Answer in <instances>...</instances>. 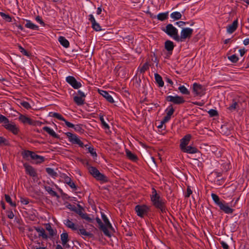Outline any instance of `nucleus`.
Instances as JSON below:
<instances>
[{
  "label": "nucleus",
  "mask_w": 249,
  "mask_h": 249,
  "mask_svg": "<svg viewBox=\"0 0 249 249\" xmlns=\"http://www.w3.org/2000/svg\"><path fill=\"white\" fill-rule=\"evenodd\" d=\"M151 200L155 207L159 209L161 213H166L167 210L165 202L160 195L157 194V191L154 188L152 189Z\"/></svg>",
  "instance_id": "f257e3e1"
},
{
  "label": "nucleus",
  "mask_w": 249,
  "mask_h": 249,
  "mask_svg": "<svg viewBox=\"0 0 249 249\" xmlns=\"http://www.w3.org/2000/svg\"><path fill=\"white\" fill-rule=\"evenodd\" d=\"M89 172L93 178L98 181H101L103 182H107L108 181L107 177L101 173L95 167H89Z\"/></svg>",
  "instance_id": "f03ea898"
},
{
  "label": "nucleus",
  "mask_w": 249,
  "mask_h": 249,
  "mask_svg": "<svg viewBox=\"0 0 249 249\" xmlns=\"http://www.w3.org/2000/svg\"><path fill=\"white\" fill-rule=\"evenodd\" d=\"M168 36L172 37L177 41L178 39V31L172 24H168L166 26L165 29L162 30Z\"/></svg>",
  "instance_id": "7ed1b4c3"
},
{
  "label": "nucleus",
  "mask_w": 249,
  "mask_h": 249,
  "mask_svg": "<svg viewBox=\"0 0 249 249\" xmlns=\"http://www.w3.org/2000/svg\"><path fill=\"white\" fill-rule=\"evenodd\" d=\"M65 135L67 136L69 140L72 144H78L81 147H87L88 145H84L83 142L77 137L75 134H72L71 132H67Z\"/></svg>",
  "instance_id": "20e7f679"
},
{
  "label": "nucleus",
  "mask_w": 249,
  "mask_h": 249,
  "mask_svg": "<svg viewBox=\"0 0 249 249\" xmlns=\"http://www.w3.org/2000/svg\"><path fill=\"white\" fill-rule=\"evenodd\" d=\"M135 210L139 216L143 217L147 215L149 208L145 205H137L135 206Z\"/></svg>",
  "instance_id": "39448f33"
},
{
  "label": "nucleus",
  "mask_w": 249,
  "mask_h": 249,
  "mask_svg": "<svg viewBox=\"0 0 249 249\" xmlns=\"http://www.w3.org/2000/svg\"><path fill=\"white\" fill-rule=\"evenodd\" d=\"M193 30L189 28H183L180 33V36L178 35V42L183 41L185 39L190 38L192 35Z\"/></svg>",
  "instance_id": "423d86ee"
},
{
  "label": "nucleus",
  "mask_w": 249,
  "mask_h": 249,
  "mask_svg": "<svg viewBox=\"0 0 249 249\" xmlns=\"http://www.w3.org/2000/svg\"><path fill=\"white\" fill-rule=\"evenodd\" d=\"M206 89L204 86L197 84L194 83L193 85V91L195 96H202L205 94Z\"/></svg>",
  "instance_id": "0eeeda50"
},
{
  "label": "nucleus",
  "mask_w": 249,
  "mask_h": 249,
  "mask_svg": "<svg viewBox=\"0 0 249 249\" xmlns=\"http://www.w3.org/2000/svg\"><path fill=\"white\" fill-rule=\"evenodd\" d=\"M166 100L172 102L175 105H180L185 103V101L183 97L177 95L176 96H168L166 97Z\"/></svg>",
  "instance_id": "6e6552de"
},
{
  "label": "nucleus",
  "mask_w": 249,
  "mask_h": 249,
  "mask_svg": "<svg viewBox=\"0 0 249 249\" xmlns=\"http://www.w3.org/2000/svg\"><path fill=\"white\" fill-rule=\"evenodd\" d=\"M19 120L24 124H29L30 125H36L41 124V123L37 121H34L31 118L23 115H20L19 117Z\"/></svg>",
  "instance_id": "1a4fd4ad"
},
{
  "label": "nucleus",
  "mask_w": 249,
  "mask_h": 249,
  "mask_svg": "<svg viewBox=\"0 0 249 249\" xmlns=\"http://www.w3.org/2000/svg\"><path fill=\"white\" fill-rule=\"evenodd\" d=\"M79 96H75L73 97V101L78 106H82L84 104L85 97L86 95L82 91L79 90L77 91Z\"/></svg>",
  "instance_id": "9d476101"
},
{
  "label": "nucleus",
  "mask_w": 249,
  "mask_h": 249,
  "mask_svg": "<svg viewBox=\"0 0 249 249\" xmlns=\"http://www.w3.org/2000/svg\"><path fill=\"white\" fill-rule=\"evenodd\" d=\"M66 80L74 89H78L82 86L81 83L77 81L73 76H69L66 77Z\"/></svg>",
  "instance_id": "9b49d317"
},
{
  "label": "nucleus",
  "mask_w": 249,
  "mask_h": 249,
  "mask_svg": "<svg viewBox=\"0 0 249 249\" xmlns=\"http://www.w3.org/2000/svg\"><path fill=\"white\" fill-rule=\"evenodd\" d=\"M220 210L226 214H231L234 211V209L230 207L228 204L225 201L223 200L222 203L218 206Z\"/></svg>",
  "instance_id": "f8f14e48"
},
{
  "label": "nucleus",
  "mask_w": 249,
  "mask_h": 249,
  "mask_svg": "<svg viewBox=\"0 0 249 249\" xmlns=\"http://www.w3.org/2000/svg\"><path fill=\"white\" fill-rule=\"evenodd\" d=\"M96 221L98 224L99 229L103 232L104 234L106 236L110 237H111L110 233L109 232L108 230H107L106 229V226H104V225L103 223V222H102L101 220L99 217H96Z\"/></svg>",
  "instance_id": "ddd939ff"
},
{
  "label": "nucleus",
  "mask_w": 249,
  "mask_h": 249,
  "mask_svg": "<svg viewBox=\"0 0 249 249\" xmlns=\"http://www.w3.org/2000/svg\"><path fill=\"white\" fill-rule=\"evenodd\" d=\"M23 166L27 174L33 177H36L37 176V174L36 170L32 166L27 163H24Z\"/></svg>",
  "instance_id": "4468645a"
},
{
  "label": "nucleus",
  "mask_w": 249,
  "mask_h": 249,
  "mask_svg": "<svg viewBox=\"0 0 249 249\" xmlns=\"http://www.w3.org/2000/svg\"><path fill=\"white\" fill-rule=\"evenodd\" d=\"M4 127L9 131L12 132L14 134L17 135L19 132V129L14 124H9L8 123L4 124Z\"/></svg>",
  "instance_id": "2eb2a0df"
},
{
  "label": "nucleus",
  "mask_w": 249,
  "mask_h": 249,
  "mask_svg": "<svg viewBox=\"0 0 249 249\" xmlns=\"http://www.w3.org/2000/svg\"><path fill=\"white\" fill-rule=\"evenodd\" d=\"M192 136L191 134L186 135L182 139L180 140V148L181 149L185 148L188 144Z\"/></svg>",
  "instance_id": "dca6fc26"
},
{
  "label": "nucleus",
  "mask_w": 249,
  "mask_h": 249,
  "mask_svg": "<svg viewBox=\"0 0 249 249\" xmlns=\"http://www.w3.org/2000/svg\"><path fill=\"white\" fill-rule=\"evenodd\" d=\"M238 27V19L233 21L231 24L229 25L227 27V32L229 34L233 33L237 28Z\"/></svg>",
  "instance_id": "f3484780"
},
{
  "label": "nucleus",
  "mask_w": 249,
  "mask_h": 249,
  "mask_svg": "<svg viewBox=\"0 0 249 249\" xmlns=\"http://www.w3.org/2000/svg\"><path fill=\"white\" fill-rule=\"evenodd\" d=\"M174 47V43L171 40H167L164 43L165 49L170 54H172Z\"/></svg>",
  "instance_id": "a211bd4d"
},
{
  "label": "nucleus",
  "mask_w": 249,
  "mask_h": 249,
  "mask_svg": "<svg viewBox=\"0 0 249 249\" xmlns=\"http://www.w3.org/2000/svg\"><path fill=\"white\" fill-rule=\"evenodd\" d=\"M183 152L189 154H195L199 152L197 148L191 146H186L185 148L181 149Z\"/></svg>",
  "instance_id": "6ab92c4d"
},
{
  "label": "nucleus",
  "mask_w": 249,
  "mask_h": 249,
  "mask_svg": "<svg viewBox=\"0 0 249 249\" xmlns=\"http://www.w3.org/2000/svg\"><path fill=\"white\" fill-rule=\"evenodd\" d=\"M99 92L102 95L106 100L110 103L114 102V100L112 96L107 91L103 90H99Z\"/></svg>",
  "instance_id": "aec40b11"
},
{
  "label": "nucleus",
  "mask_w": 249,
  "mask_h": 249,
  "mask_svg": "<svg viewBox=\"0 0 249 249\" xmlns=\"http://www.w3.org/2000/svg\"><path fill=\"white\" fill-rule=\"evenodd\" d=\"M43 130L47 132L50 135L53 137V138L60 139V137L58 135L55 133V132L51 128L48 126H44L43 127Z\"/></svg>",
  "instance_id": "412c9836"
},
{
  "label": "nucleus",
  "mask_w": 249,
  "mask_h": 249,
  "mask_svg": "<svg viewBox=\"0 0 249 249\" xmlns=\"http://www.w3.org/2000/svg\"><path fill=\"white\" fill-rule=\"evenodd\" d=\"M34 229L39 233V237H42L44 239H48V236L45 233V230L43 228L36 227L34 226Z\"/></svg>",
  "instance_id": "4be33fe9"
},
{
  "label": "nucleus",
  "mask_w": 249,
  "mask_h": 249,
  "mask_svg": "<svg viewBox=\"0 0 249 249\" xmlns=\"http://www.w3.org/2000/svg\"><path fill=\"white\" fill-rule=\"evenodd\" d=\"M64 224L68 228L71 229L73 231H76L78 230L77 225H76L74 223L69 219L65 220Z\"/></svg>",
  "instance_id": "5701e85b"
},
{
  "label": "nucleus",
  "mask_w": 249,
  "mask_h": 249,
  "mask_svg": "<svg viewBox=\"0 0 249 249\" xmlns=\"http://www.w3.org/2000/svg\"><path fill=\"white\" fill-rule=\"evenodd\" d=\"M126 155L128 159L133 161H136L138 160V157L136 155L132 153L128 149L125 150Z\"/></svg>",
  "instance_id": "b1692460"
},
{
  "label": "nucleus",
  "mask_w": 249,
  "mask_h": 249,
  "mask_svg": "<svg viewBox=\"0 0 249 249\" xmlns=\"http://www.w3.org/2000/svg\"><path fill=\"white\" fill-rule=\"evenodd\" d=\"M32 160H36L37 163H40L43 162L45 160L44 157L36 154L34 152H33V156L31 158Z\"/></svg>",
  "instance_id": "393cba45"
},
{
  "label": "nucleus",
  "mask_w": 249,
  "mask_h": 249,
  "mask_svg": "<svg viewBox=\"0 0 249 249\" xmlns=\"http://www.w3.org/2000/svg\"><path fill=\"white\" fill-rule=\"evenodd\" d=\"M155 79L156 82L158 84L160 87H162L164 86V82L162 80L161 76L158 73L155 74Z\"/></svg>",
  "instance_id": "a878e982"
},
{
  "label": "nucleus",
  "mask_w": 249,
  "mask_h": 249,
  "mask_svg": "<svg viewBox=\"0 0 249 249\" xmlns=\"http://www.w3.org/2000/svg\"><path fill=\"white\" fill-rule=\"evenodd\" d=\"M45 190L52 196H56L57 198H59V196L58 195L57 193L53 191L50 186H44Z\"/></svg>",
  "instance_id": "bb28decb"
},
{
  "label": "nucleus",
  "mask_w": 249,
  "mask_h": 249,
  "mask_svg": "<svg viewBox=\"0 0 249 249\" xmlns=\"http://www.w3.org/2000/svg\"><path fill=\"white\" fill-rule=\"evenodd\" d=\"M60 238L62 241V245H64L69 241V235L67 232H63L60 235Z\"/></svg>",
  "instance_id": "cd10ccee"
},
{
  "label": "nucleus",
  "mask_w": 249,
  "mask_h": 249,
  "mask_svg": "<svg viewBox=\"0 0 249 249\" xmlns=\"http://www.w3.org/2000/svg\"><path fill=\"white\" fill-rule=\"evenodd\" d=\"M58 41L65 48H68L70 46L68 40L63 36H60L58 38Z\"/></svg>",
  "instance_id": "c85d7f7f"
},
{
  "label": "nucleus",
  "mask_w": 249,
  "mask_h": 249,
  "mask_svg": "<svg viewBox=\"0 0 249 249\" xmlns=\"http://www.w3.org/2000/svg\"><path fill=\"white\" fill-rule=\"evenodd\" d=\"M25 27L32 30H38V26L33 23L30 20H27Z\"/></svg>",
  "instance_id": "c756f323"
},
{
  "label": "nucleus",
  "mask_w": 249,
  "mask_h": 249,
  "mask_svg": "<svg viewBox=\"0 0 249 249\" xmlns=\"http://www.w3.org/2000/svg\"><path fill=\"white\" fill-rule=\"evenodd\" d=\"M211 196L215 204L218 206L222 203L223 200H220V198L217 195L212 193Z\"/></svg>",
  "instance_id": "7c9ffc66"
},
{
  "label": "nucleus",
  "mask_w": 249,
  "mask_h": 249,
  "mask_svg": "<svg viewBox=\"0 0 249 249\" xmlns=\"http://www.w3.org/2000/svg\"><path fill=\"white\" fill-rule=\"evenodd\" d=\"M157 17L158 20L164 21L168 18V12L160 13Z\"/></svg>",
  "instance_id": "2f4dec72"
},
{
  "label": "nucleus",
  "mask_w": 249,
  "mask_h": 249,
  "mask_svg": "<svg viewBox=\"0 0 249 249\" xmlns=\"http://www.w3.org/2000/svg\"><path fill=\"white\" fill-rule=\"evenodd\" d=\"M78 233L79 234L86 236L89 238H91L93 237V234L92 233L87 231L86 230L83 228L79 230Z\"/></svg>",
  "instance_id": "473e14b6"
},
{
  "label": "nucleus",
  "mask_w": 249,
  "mask_h": 249,
  "mask_svg": "<svg viewBox=\"0 0 249 249\" xmlns=\"http://www.w3.org/2000/svg\"><path fill=\"white\" fill-rule=\"evenodd\" d=\"M149 64L148 63L146 62L143 64L142 67H139L138 68V71L141 73H144L147 70L149 69Z\"/></svg>",
  "instance_id": "72a5a7b5"
},
{
  "label": "nucleus",
  "mask_w": 249,
  "mask_h": 249,
  "mask_svg": "<svg viewBox=\"0 0 249 249\" xmlns=\"http://www.w3.org/2000/svg\"><path fill=\"white\" fill-rule=\"evenodd\" d=\"M46 172L52 177L55 178L58 176L57 173L53 168L48 167L46 168Z\"/></svg>",
  "instance_id": "f704fd0d"
},
{
  "label": "nucleus",
  "mask_w": 249,
  "mask_h": 249,
  "mask_svg": "<svg viewBox=\"0 0 249 249\" xmlns=\"http://www.w3.org/2000/svg\"><path fill=\"white\" fill-rule=\"evenodd\" d=\"M21 155H22V156L23 159H27L29 157H30L32 158V157L33 156V151L28 150H24L21 153Z\"/></svg>",
  "instance_id": "c9c22d12"
},
{
  "label": "nucleus",
  "mask_w": 249,
  "mask_h": 249,
  "mask_svg": "<svg viewBox=\"0 0 249 249\" xmlns=\"http://www.w3.org/2000/svg\"><path fill=\"white\" fill-rule=\"evenodd\" d=\"M46 229L48 231L50 236L53 237L56 234V232L52 229L50 224L46 225Z\"/></svg>",
  "instance_id": "e433bc0d"
},
{
  "label": "nucleus",
  "mask_w": 249,
  "mask_h": 249,
  "mask_svg": "<svg viewBox=\"0 0 249 249\" xmlns=\"http://www.w3.org/2000/svg\"><path fill=\"white\" fill-rule=\"evenodd\" d=\"M170 16L174 20H178L181 18L182 15L180 12H175L171 13Z\"/></svg>",
  "instance_id": "4c0bfd02"
},
{
  "label": "nucleus",
  "mask_w": 249,
  "mask_h": 249,
  "mask_svg": "<svg viewBox=\"0 0 249 249\" xmlns=\"http://www.w3.org/2000/svg\"><path fill=\"white\" fill-rule=\"evenodd\" d=\"M0 16L3 18L7 22H11L12 21V18L11 17L8 15L6 14L3 12H0Z\"/></svg>",
  "instance_id": "58836bf2"
},
{
  "label": "nucleus",
  "mask_w": 249,
  "mask_h": 249,
  "mask_svg": "<svg viewBox=\"0 0 249 249\" xmlns=\"http://www.w3.org/2000/svg\"><path fill=\"white\" fill-rule=\"evenodd\" d=\"M50 114H52V115H50V116L52 117L57 118V119L61 120V121H65V119L61 114H60L58 113L51 112V113H50Z\"/></svg>",
  "instance_id": "ea45409f"
},
{
  "label": "nucleus",
  "mask_w": 249,
  "mask_h": 249,
  "mask_svg": "<svg viewBox=\"0 0 249 249\" xmlns=\"http://www.w3.org/2000/svg\"><path fill=\"white\" fill-rule=\"evenodd\" d=\"M178 90L179 91L184 95H189L190 91L184 86H181L178 87Z\"/></svg>",
  "instance_id": "a19ab883"
},
{
  "label": "nucleus",
  "mask_w": 249,
  "mask_h": 249,
  "mask_svg": "<svg viewBox=\"0 0 249 249\" xmlns=\"http://www.w3.org/2000/svg\"><path fill=\"white\" fill-rule=\"evenodd\" d=\"M0 145L10 146V144L8 140L0 136Z\"/></svg>",
  "instance_id": "79ce46f5"
},
{
  "label": "nucleus",
  "mask_w": 249,
  "mask_h": 249,
  "mask_svg": "<svg viewBox=\"0 0 249 249\" xmlns=\"http://www.w3.org/2000/svg\"><path fill=\"white\" fill-rule=\"evenodd\" d=\"M101 216H102V219L105 223V224H104V226H109L111 227V224H110V222L109 221L107 216L105 214V213H102Z\"/></svg>",
  "instance_id": "37998d69"
},
{
  "label": "nucleus",
  "mask_w": 249,
  "mask_h": 249,
  "mask_svg": "<svg viewBox=\"0 0 249 249\" xmlns=\"http://www.w3.org/2000/svg\"><path fill=\"white\" fill-rule=\"evenodd\" d=\"M5 199L7 203H9L12 207H16V204L15 202H13L10 196L8 195H5Z\"/></svg>",
  "instance_id": "c03bdc74"
},
{
  "label": "nucleus",
  "mask_w": 249,
  "mask_h": 249,
  "mask_svg": "<svg viewBox=\"0 0 249 249\" xmlns=\"http://www.w3.org/2000/svg\"><path fill=\"white\" fill-rule=\"evenodd\" d=\"M81 218L83 219H85L89 223H93L94 222V219L90 217L89 216V215L86 213H85L84 214H82V217Z\"/></svg>",
  "instance_id": "a18cd8bd"
},
{
  "label": "nucleus",
  "mask_w": 249,
  "mask_h": 249,
  "mask_svg": "<svg viewBox=\"0 0 249 249\" xmlns=\"http://www.w3.org/2000/svg\"><path fill=\"white\" fill-rule=\"evenodd\" d=\"M73 128L75 131L80 133H83L84 132V129L82 128V124H81L74 125Z\"/></svg>",
  "instance_id": "49530a36"
},
{
  "label": "nucleus",
  "mask_w": 249,
  "mask_h": 249,
  "mask_svg": "<svg viewBox=\"0 0 249 249\" xmlns=\"http://www.w3.org/2000/svg\"><path fill=\"white\" fill-rule=\"evenodd\" d=\"M77 206L78 207V209H76V211H75V213H77L78 215L80 216L81 217H82V214H85L84 213H83L84 208L80 204H77Z\"/></svg>",
  "instance_id": "de8ad7c7"
},
{
  "label": "nucleus",
  "mask_w": 249,
  "mask_h": 249,
  "mask_svg": "<svg viewBox=\"0 0 249 249\" xmlns=\"http://www.w3.org/2000/svg\"><path fill=\"white\" fill-rule=\"evenodd\" d=\"M166 111H167L166 114L171 117L175 111V109L173 108V105H170L166 109Z\"/></svg>",
  "instance_id": "09e8293b"
},
{
  "label": "nucleus",
  "mask_w": 249,
  "mask_h": 249,
  "mask_svg": "<svg viewBox=\"0 0 249 249\" xmlns=\"http://www.w3.org/2000/svg\"><path fill=\"white\" fill-rule=\"evenodd\" d=\"M238 107V103L234 101V100H233V103L229 107H228V109L231 110V111H232L234 110L236 108H237Z\"/></svg>",
  "instance_id": "8fccbe9b"
},
{
  "label": "nucleus",
  "mask_w": 249,
  "mask_h": 249,
  "mask_svg": "<svg viewBox=\"0 0 249 249\" xmlns=\"http://www.w3.org/2000/svg\"><path fill=\"white\" fill-rule=\"evenodd\" d=\"M99 117H100V120L101 121V124H102L103 125V126L105 128H107L108 129L109 128V125L105 122L104 121V117H103V115H102L101 114H100L99 115Z\"/></svg>",
  "instance_id": "3c124183"
},
{
  "label": "nucleus",
  "mask_w": 249,
  "mask_h": 249,
  "mask_svg": "<svg viewBox=\"0 0 249 249\" xmlns=\"http://www.w3.org/2000/svg\"><path fill=\"white\" fill-rule=\"evenodd\" d=\"M88 149L89 152L90 153L91 155L93 158L97 157V153L93 147H89L88 148Z\"/></svg>",
  "instance_id": "603ef678"
},
{
  "label": "nucleus",
  "mask_w": 249,
  "mask_h": 249,
  "mask_svg": "<svg viewBox=\"0 0 249 249\" xmlns=\"http://www.w3.org/2000/svg\"><path fill=\"white\" fill-rule=\"evenodd\" d=\"M92 27L96 31H100L102 30L99 24L96 22L92 24Z\"/></svg>",
  "instance_id": "864d4df0"
},
{
  "label": "nucleus",
  "mask_w": 249,
  "mask_h": 249,
  "mask_svg": "<svg viewBox=\"0 0 249 249\" xmlns=\"http://www.w3.org/2000/svg\"><path fill=\"white\" fill-rule=\"evenodd\" d=\"M228 59L233 63H236L238 60V57L236 54H232L228 56Z\"/></svg>",
  "instance_id": "5fc2aeb1"
},
{
  "label": "nucleus",
  "mask_w": 249,
  "mask_h": 249,
  "mask_svg": "<svg viewBox=\"0 0 249 249\" xmlns=\"http://www.w3.org/2000/svg\"><path fill=\"white\" fill-rule=\"evenodd\" d=\"M220 132L224 135H228L230 133V130L227 129L226 126H222Z\"/></svg>",
  "instance_id": "6e6d98bb"
},
{
  "label": "nucleus",
  "mask_w": 249,
  "mask_h": 249,
  "mask_svg": "<svg viewBox=\"0 0 249 249\" xmlns=\"http://www.w3.org/2000/svg\"><path fill=\"white\" fill-rule=\"evenodd\" d=\"M0 122H3L4 124H6L8 123H9V121L8 118H7L5 116L0 114Z\"/></svg>",
  "instance_id": "4d7b16f0"
},
{
  "label": "nucleus",
  "mask_w": 249,
  "mask_h": 249,
  "mask_svg": "<svg viewBox=\"0 0 249 249\" xmlns=\"http://www.w3.org/2000/svg\"><path fill=\"white\" fill-rule=\"evenodd\" d=\"M208 113L211 117H214L218 115V112L215 109H211L208 111Z\"/></svg>",
  "instance_id": "13d9d810"
},
{
  "label": "nucleus",
  "mask_w": 249,
  "mask_h": 249,
  "mask_svg": "<svg viewBox=\"0 0 249 249\" xmlns=\"http://www.w3.org/2000/svg\"><path fill=\"white\" fill-rule=\"evenodd\" d=\"M6 244V241L4 238V237L0 234V248L4 247Z\"/></svg>",
  "instance_id": "bf43d9fd"
},
{
  "label": "nucleus",
  "mask_w": 249,
  "mask_h": 249,
  "mask_svg": "<svg viewBox=\"0 0 249 249\" xmlns=\"http://www.w3.org/2000/svg\"><path fill=\"white\" fill-rule=\"evenodd\" d=\"M20 104L21 106H22L24 108L28 109H30L31 108V106H30V104L26 101H23L20 103Z\"/></svg>",
  "instance_id": "052dcab7"
},
{
  "label": "nucleus",
  "mask_w": 249,
  "mask_h": 249,
  "mask_svg": "<svg viewBox=\"0 0 249 249\" xmlns=\"http://www.w3.org/2000/svg\"><path fill=\"white\" fill-rule=\"evenodd\" d=\"M20 52L24 55L29 56V52H28L26 50H25L21 46H18Z\"/></svg>",
  "instance_id": "680f3d73"
},
{
  "label": "nucleus",
  "mask_w": 249,
  "mask_h": 249,
  "mask_svg": "<svg viewBox=\"0 0 249 249\" xmlns=\"http://www.w3.org/2000/svg\"><path fill=\"white\" fill-rule=\"evenodd\" d=\"M81 162H82V163L83 165L86 166V167H87V168L89 170V167H92L91 166H90L89 165V162L87 160H86V159L81 160Z\"/></svg>",
  "instance_id": "e2e57ef3"
},
{
  "label": "nucleus",
  "mask_w": 249,
  "mask_h": 249,
  "mask_svg": "<svg viewBox=\"0 0 249 249\" xmlns=\"http://www.w3.org/2000/svg\"><path fill=\"white\" fill-rule=\"evenodd\" d=\"M71 188L76 190H77V186L75 184L74 182L71 180L67 184Z\"/></svg>",
  "instance_id": "0e129e2a"
},
{
  "label": "nucleus",
  "mask_w": 249,
  "mask_h": 249,
  "mask_svg": "<svg viewBox=\"0 0 249 249\" xmlns=\"http://www.w3.org/2000/svg\"><path fill=\"white\" fill-rule=\"evenodd\" d=\"M171 119V116L166 114L165 116L164 117L163 120L161 122V124H164L167 122H168Z\"/></svg>",
  "instance_id": "69168bd1"
},
{
  "label": "nucleus",
  "mask_w": 249,
  "mask_h": 249,
  "mask_svg": "<svg viewBox=\"0 0 249 249\" xmlns=\"http://www.w3.org/2000/svg\"><path fill=\"white\" fill-rule=\"evenodd\" d=\"M193 192L192 190L190 188V186H188L187 188V192L186 194L185 195V197H190V195L192 194Z\"/></svg>",
  "instance_id": "338daca9"
},
{
  "label": "nucleus",
  "mask_w": 249,
  "mask_h": 249,
  "mask_svg": "<svg viewBox=\"0 0 249 249\" xmlns=\"http://www.w3.org/2000/svg\"><path fill=\"white\" fill-rule=\"evenodd\" d=\"M67 208L71 210V211H73L74 212L76 211V207L74 205L69 204L67 205Z\"/></svg>",
  "instance_id": "774afa93"
}]
</instances>
